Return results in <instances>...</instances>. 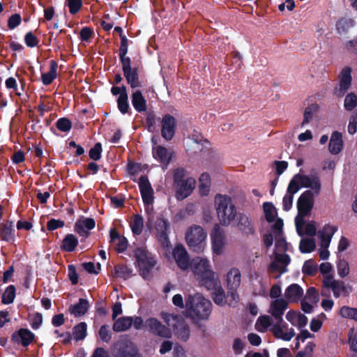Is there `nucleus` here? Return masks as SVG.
Wrapping results in <instances>:
<instances>
[{
    "label": "nucleus",
    "instance_id": "63",
    "mask_svg": "<svg viewBox=\"0 0 357 357\" xmlns=\"http://www.w3.org/2000/svg\"><path fill=\"white\" fill-rule=\"evenodd\" d=\"M275 247L278 251L286 252L287 250V243L282 236H276Z\"/></svg>",
    "mask_w": 357,
    "mask_h": 357
},
{
    "label": "nucleus",
    "instance_id": "21",
    "mask_svg": "<svg viewBox=\"0 0 357 357\" xmlns=\"http://www.w3.org/2000/svg\"><path fill=\"white\" fill-rule=\"evenodd\" d=\"M284 296L289 303H298L303 296V289L298 284H291L285 289Z\"/></svg>",
    "mask_w": 357,
    "mask_h": 357
},
{
    "label": "nucleus",
    "instance_id": "50",
    "mask_svg": "<svg viewBox=\"0 0 357 357\" xmlns=\"http://www.w3.org/2000/svg\"><path fill=\"white\" fill-rule=\"evenodd\" d=\"M102 151V147L100 142H97L95 145L89 150V156L90 159L97 161L101 158Z\"/></svg>",
    "mask_w": 357,
    "mask_h": 357
},
{
    "label": "nucleus",
    "instance_id": "41",
    "mask_svg": "<svg viewBox=\"0 0 357 357\" xmlns=\"http://www.w3.org/2000/svg\"><path fill=\"white\" fill-rule=\"evenodd\" d=\"M16 295L15 287L9 285L2 295L1 302L3 304L8 305L13 303Z\"/></svg>",
    "mask_w": 357,
    "mask_h": 357
},
{
    "label": "nucleus",
    "instance_id": "25",
    "mask_svg": "<svg viewBox=\"0 0 357 357\" xmlns=\"http://www.w3.org/2000/svg\"><path fill=\"white\" fill-rule=\"evenodd\" d=\"M109 236L110 243H115L116 241H118V243H116V250L117 252L123 253L127 250L128 243L127 238L125 236H121L115 228L110 229Z\"/></svg>",
    "mask_w": 357,
    "mask_h": 357
},
{
    "label": "nucleus",
    "instance_id": "23",
    "mask_svg": "<svg viewBox=\"0 0 357 357\" xmlns=\"http://www.w3.org/2000/svg\"><path fill=\"white\" fill-rule=\"evenodd\" d=\"M337 227L330 225H325L322 230L319 231V236L321 239V245L324 248H328L331 241L337 231Z\"/></svg>",
    "mask_w": 357,
    "mask_h": 357
},
{
    "label": "nucleus",
    "instance_id": "46",
    "mask_svg": "<svg viewBox=\"0 0 357 357\" xmlns=\"http://www.w3.org/2000/svg\"><path fill=\"white\" fill-rule=\"evenodd\" d=\"M344 107L347 111H352L357 107V95L353 92L348 93L344 98Z\"/></svg>",
    "mask_w": 357,
    "mask_h": 357
},
{
    "label": "nucleus",
    "instance_id": "43",
    "mask_svg": "<svg viewBox=\"0 0 357 357\" xmlns=\"http://www.w3.org/2000/svg\"><path fill=\"white\" fill-rule=\"evenodd\" d=\"M340 314L342 317L349 319L357 321V308L349 306H342L340 310Z\"/></svg>",
    "mask_w": 357,
    "mask_h": 357
},
{
    "label": "nucleus",
    "instance_id": "45",
    "mask_svg": "<svg viewBox=\"0 0 357 357\" xmlns=\"http://www.w3.org/2000/svg\"><path fill=\"white\" fill-rule=\"evenodd\" d=\"M315 241L312 238L302 239L300 242L299 249L302 253H310L315 248Z\"/></svg>",
    "mask_w": 357,
    "mask_h": 357
},
{
    "label": "nucleus",
    "instance_id": "20",
    "mask_svg": "<svg viewBox=\"0 0 357 357\" xmlns=\"http://www.w3.org/2000/svg\"><path fill=\"white\" fill-rule=\"evenodd\" d=\"M0 239L9 243L15 241V229L13 221L7 220L0 225Z\"/></svg>",
    "mask_w": 357,
    "mask_h": 357
},
{
    "label": "nucleus",
    "instance_id": "55",
    "mask_svg": "<svg viewBox=\"0 0 357 357\" xmlns=\"http://www.w3.org/2000/svg\"><path fill=\"white\" fill-rule=\"evenodd\" d=\"M117 107L123 114L128 113L130 109L128 97H119L117 99Z\"/></svg>",
    "mask_w": 357,
    "mask_h": 357
},
{
    "label": "nucleus",
    "instance_id": "14",
    "mask_svg": "<svg viewBox=\"0 0 357 357\" xmlns=\"http://www.w3.org/2000/svg\"><path fill=\"white\" fill-rule=\"evenodd\" d=\"M161 136L167 141L172 140L176 133V121L171 114L163 116L161 121Z\"/></svg>",
    "mask_w": 357,
    "mask_h": 357
},
{
    "label": "nucleus",
    "instance_id": "35",
    "mask_svg": "<svg viewBox=\"0 0 357 357\" xmlns=\"http://www.w3.org/2000/svg\"><path fill=\"white\" fill-rule=\"evenodd\" d=\"M132 325V317H123L116 320L113 324L112 328L116 332L126 331Z\"/></svg>",
    "mask_w": 357,
    "mask_h": 357
},
{
    "label": "nucleus",
    "instance_id": "29",
    "mask_svg": "<svg viewBox=\"0 0 357 357\" xmlns=\"http://www.w3.org/2000/svg\"><path fill=\"white\" fill-rule=\"evenodd\" d=\"M286 326V324H284L283 326H281V324H279L278 321H276V324L272 328V332L274 336L276 338L282 339L284 341H289L295 335V333L293 328H291L288 332L284 333L282 328H285Z\"/></svg>",
    "mask_w": 357,
    "mask_h": 357
},
{
    "label": "nucleus",
    "instance_id": "53",
    "mask_svg": "<svg viewBox=\"0 0 357 357\" xmlns=\"http://www.w3.org/2000/svg\"><path fill=\"white\" fill-rule=\"evenodd\" d=\"M211 238L212 241V247L214 252H215L216 254H220L224 245V237L214 236Z\"/></svg>",
    "mask_w": 357,
    "mask_h": 357
},
{
    "label": "nucleus",
    "instance_id": "26",
    "mask_svg": "<svg viewBox=\"0 0 357 357\" xmlns=\"http://www.w3.org/2000/svg\"><path fill=\"white\" fill-rule=\"evenodd\" d=\"M131 102L134 109L139 113L147 109L146 100L140 90H136L131 95Z\"/></svg>",
    "mask_w": 357,
    "mask_h": 357
},
{
    "label": "nucleus",
    "instance_id": "57",
    "mask_svg": "<svg viewBox=\"0 0 357 357\" xmlns=\"http://www.w3.org/2000/svg\"><path fill=\"white\" fill-rule=\"evenodd\" d=\"M24 43L27 47L32 48L38 45L39 40L31 31H29L24 36Z\"/></svg>",
    "mask_w": 357,
    "mask_h": 357
},
{
    "label": "nucleus",
    "instance_id": "44",
    "mask_svg": "<svg viewBox=\"0 0 357 357\" xmlns=\"http://www.w3.org/2000/svg\"><path fill=\"white\" fill-rule=\"evenodd\" d=\"M319 109V106L317 104H311L308 107H307L305 109L303 114V120L301 123V126H304L305 124L308 123L313 117L314 113L316 112Z\"/></svg>",
    "mask_w": 357,
    "mask_h": 357
},
{
    "label": "nucleus",
    "instance_id": "51",
    "mask_svg": "<svg viewBox=\"0 0 357 357\" xmlns=\"http://www.w3.org/2000/svg\"><path fill=\"white\" fill-rule=\"evenodd\" d=\"M301 186L299 179L296 178L295 174L289 183L287 192L294 195L300 190Z\"/></svg>",
    "mask_w": 357,
    "mask_h": 357
},
{
    "label": "nucleus",
    "instance_id": "42",
    "mask_svg": "<svg viewBox=\"0 0 357 357\" xmlns=\"http://www.w3.org/2000/svg\"><path fill=\"white\" fill-rule=\"evenodd\" d=\"M144 220L142 216L139 214L135 215L130 225L132 234L134 235H140L142 232Z\"/></svg>",
    "mask_w": 357,
    "mask_h": 357
},
{
    "label": "nucleus",
    "instance_id": "40",
    "mask_svg": "<svg viewBox=\"0 0 357 357\" xmlns=\"http://www.w3.org/2000/svg\"><path fill=\"white\" fill-rule=\"evenodd\" d=\"M115 274L118 278L127 280L132 275V269L125 264H117L114 266Z\"/></svg>",
    "mask_w": 357,
    "mask_h": 357
},
{
    "label": "nucleus",
    "instance_id": "56",
    "mask_svg": "<svg viewBox=\"0 0 357 357\" xmlns=\"http://www.w3.org/2000/svg\"><path fill=\"white\" fill-rule=\"evenodd\" d=\"M98 334L100 336V340L102 342L108 343L112 338V333L109 330V326L107 325H102L100 326Z\"/></svg>",
    "mask_w": 357,
    "mask_h": 357
},
{
    "label": "nucleus",
    "instance_id": "36",
    "mask_svg": "<svg viewBox=\"0 0 357 357\" xmlns=\"http://www.w3.org/2000/svg\"><path fill=\"white\" fill-rule=\"evenodd\" d=\"M354 24L355 21L353 19L342 17L336 22V30L338 33L342 34L347 32L349 29L354 26Z\"/></svg>",
    "mask_w": 357,
    "mask_h": 357
},
{
    "label": "nucleus",
    "instance_id": "24",
    "mask_svg": "<svg viewBox=\"0 0 357 357\" xmlns=\"http://www.w3.org/2000/svg\"><path fill=\"white\" fill-rule=\"evenodd\" d=\"M343 146L344 143L342 133L338 131L333 132L328 144L330 153L333 155H337L342 151Z\"/></svg>",
    "mask_w": 357,
    "mask_h": 357
},
{
    "label": "nucleus",
    "instance_id": "39",
    "mask_svg": "<svg viewBox=\"0 0 357 357\" xmlns=\"http://www.w3.org/2000/svg\"><path fill=\"white\" fill-rule=\"evenodd\" d=\"M318 271L317 264L313 259H308L304 262L302 268V272L304 275L308 276H314Z\"/></svg>",
    "mask_w": 357,
    "mask_h": 357
},
{
    "label": "nucleus",
    "instance_id": "58",
    "mask_svg": "<svg viewBox=\"0 0 357 357\" xmlns=\"http://www.w3.org/2000/svg\"><path fill=\"white\" fill-rule=\"evenodd\" d=\"M65 225V222L61 220H56L52 218L47 222V229L50 231H52L59 228H62Z\"/></svg>",
    "mask_w": 357,
    "mask_h": 357
},
{
    "label": "nucleus",
    "instance_id": "11",
    "mask_svg": "<svg viewBox=\"0 0 357 357\" xmlns=\"http://www.w3.org/2000/svg\"><path fill=\"white\" fill-rule=\"evenodd\" d=\"M351 68L344 67L339 74V84L334 89V93L337 97H343L351 88L352 82Z\"/></svg>",
    "mask_w": 357,
    "mask_h": 357
},
{
    "label": "nucleus",
    "instance_id": "60",
    "mask_svg": "<svg viewBox=\"0 0 357 357\" xmlns=\"http://www.w3.org/2000/svg\"><path fill=\"white\" fill-rule=\"evenodd\" d=\"M68 278L72 284H77L78 283L79 275L77 273L76 267L73 264L68 266Z\"/></svg>",
    "mask_w": 357,
    "mask_h": 357
},
{
    "label": "nucleus",
    "instance_id": "4",
    "mask_svg": "<svg viewBox=\"0 0 357 357\" xmlns=\"http://www.w3.org/2000/svg\"><path fill=\"white\" fill-rule=\"evenodd\" d=\"M174 186L177 199L182 200L191 195L195 188L196 181L187 177V172L183 167H178L173 174Z\"/></svg>",
    "mask_w": 357,
    "mask_h": 357
},
{
    "label": "nucleus",
    "instance_id": "37",
    "mask_svg": "<svg viewBox=\"0 0 357 357\" xmlns=\"http://www.w3.org/2000/svg\"><path fill=\"white\" fill-rule=\"evenodd\" d=\"M87 325L80 322L73 328V335L76 341L82 340L86 336Z\"/></svg>",
    "mask_w": 357,
    "mask_h": 357
},
{
    "label": "nucleus",
    "instance_id": "8",
    "mask_svg": "<svg viewBox=\"0 0 357 357\" xmlns=\"http://www.w3.org/2000/svg\"><path fill=\"white\" fill-rule=\"evenodd\" d=\"M112 354L114 357H141L137 347L127 337L113 344Z\"/></svg>",
    "mask_w": 357,
    "mask_h": 357
},
{
    "label": "nucleus",
    "instance_id": "61",
    "mask_svg": "<svg viewBox=\"0 0 357 357\" xmlns=\"http://www.w3.org/2000/svg\"><path fill=\"white\" fill-rule=\"evenodd\" d=\"M138 185L139 191L153 189L146 175H142L140 176L139 178Z\"/></svg>",
    "mask_w": 357,
    "mask_h": 357
},
{
    "label": "nucleus",
    "instance_id": "16",
    "mask_svg": "<svg viewBox=\"0 0 357 357\" xmlns=\"http://www.w3.org/2000/svg\"><path fill=\"white\" fill-rule=\"evenodd\" d=\"M145 326L151 333L155 335L165 338L172 336L171 330L155 318L148 319L146 321Z\"/></svg>",
    "mask_w": 357,
    "mask_h": 357
},
{
    "label": "nucleus",
    "instance_id": "18",
    "mask_svg": "<svg viewBox=\"0 0 357 357\" xmlns=\"http://www.w3.org/2000/svg\"><path fill=\"white\" fill-rule=\"evenodd\" d=\"M173 255L177 266L181 270L186 271L190 268V262L189 255L183 245H176L174 250Z\"/></svg>",
    "mask_w": 357,
    "mask_h": 357
},
{
    "label": "nucleus",
    "instance_id": "64",
    "mask_svg": "<svg viewBox=\"0 0 357 357\" xmlns=\"http://www.w3.org/2000/svg\"><path fill=\"white\" fill-rule=\"evenodd\" d=\"M293 199L294 195L287 192L282 199V208L284 211H289L291 208Z\"/></svg>",
    "mask_w": 357,
    "mask_h": 357
},
{
    "label": "nucleus",
    "instance_id": "49",
    "mask_svg": "<svg viewBox=\"0 0 357 357\" xmlns=\"http://www.w3.org/2000/svg\"><path fill=\"white\" fill-rule=\"evenodd\" d=\"M56 127L59 130L67 132L72 128V122L66 117L60 118L56 122Z\"/></svg>",
    "mask_w": 357,
    "mask_h": 357
},
{
    "label": "nucleus",
    "instance_id": "28",
    "mask_svg": "<svg viewBox=\"0 0 357 357\" xmlns=\"http://www.w3.org/2000/svg\"><path fill=\"white\" fill-rule=\"evenodd\" d=\"M79 243L77 238L73 234L65 236L60 245L61 250L72 252L75 250Z\"/></svg>",
    "mask_w": 357,
    "mask_h": 357
},
{
    "label": "nucleus",
    "instance_id": "19",
    "mask_svg": "<svg viewBox=\"0 0 357 357\" xmlns=\"http://www.w3.org/2000/svg\"><path fill=\"white\" fill-rule=\"evenodd\" d=\"M288 307V302L284 298H277L271 305V313L279 324L283 321L282 316Z\"/></svg>",
    "mask_w": 357,
    "mask_h": 357
},
{
    "label": "nucleus",
    "instance_id": "52",
    "mask_svg": "<svg viewBox=\"0 0 357 357\" xmlns=\"http://www.w3.org/2000/svg\"><path fill=\"white\" fill-rule=\"evenodd\" d=\"M82 0H67L66 5L69 8V12L72 15L77 13L82 7Z\"/></svg>",
    "mask_w": 357,
    "mask_h": 357
},
{
    "label": "nucleus",
    "instance_id": "17",
    "mask_svg": "<svg viewBox=\"0 0 357 357\" xmlns=\"http://www.w3.org/2000/svg\"><path fill=\"white\" fill-rule=\"evenodd\" d=\"M35 334L27 328H20L11 335V341L15 344H21L24 347H28L35 340Z\"/></svg>",
    "mask_w": 357,
    "mask_h": 357
},
{
    "label": "nucleus",
    "instance_id": "5",
    "mask_svg": "<svg viewBox=\"0 0 357 357\" xmlns=\"http://www.w3.org/2000/svg\"><path fill=\"white\" fill-rule=\"evenodd\" d=\"M241 282V274L238 268H232L227 275V303L228 305L235 307L239 301L237 289Z\"/></svg>",
    "mask_w": 357,
    "mask_h": 357
},
{
    "label": "nucleus",
    "instance_id": "27",
    "mask_svg": "<svg viewBox=\"0 0 357 357\" xmlns=\"http://www.w3.org/2000/svg\"><path fill=\"white\" fill-rule=\"evenodd\" d=\"M152 155L155 160L166 165L170 162L172 159V157L168 155L167 149L162 146H153L152 148Z\"/></svg>",
    "mask_w": 357,
    "mask_h": 357
},
{
    "label": "nucleus",
    "instance_id": "7",
    "mask_svg": "<svg viewBox=\"0 0 357 357\" xmlns=\"http://www.w3.org/2000/svg\"><path fill=\"white\" fill-rule=\"evenodd\" d=\"M135 257L140 275L144 278H148L156 264L155 260L144 247L135 249Z\"/></svg>",
    "mask_w": 357,
    "mask_h": 357
},
{
    "label": "nucleus",
    "instance_id": "30",
    "mask_svg": "<svg viewBox=\"0 0 357 357\" xmlns=\"http://www.w3.org/2000/svg\"><path fill=\"white\" fill-rule=\"evenodd\" d=\"M89 308V303L85 298H79L77 303L71 305L69 307L70 314L75 317H79L85 314Z\"/></svg>",
    "mask_w": 357,
    "mask_h": 357
},
{
    "label": "nucleus",
    "instance_id": "59",
    "mask_svg": "<svg viewBox=\"0 0 357 357\" xmlns=\"http://www.w3.org/2000/svg\"><path fill=\"white\" fill-rule=\"evenodd\" d=\"M141 196L144 205H150L153 202V190H146L140 191Z\"/></svg>",
    "mask_w": 357,
    "mask_h": 357
},
{
    "label": "nucleus",
    "instance_id": "6",
    "mask_svg": "<svg viewBox=\"0 0 357 357\" xmlns=\"http://www.w3.org/2000/svg\"><path fill=\"white\" fill-rule=\"evenodd\" d=\"M206 233L199 225H192L188 228L185 234V241L188 247L196 252H200L204 249Z\"/></svg>",
    "mask_w": 357,
    "mask_h": 357
},
{
    "label": "nucleus",
    "instance_id": "10",
    "mask_svg": "<svg viewBox=\"0 0 357 357\" xmlns=\"http://www.w3.org/2000/svg\"><path fill=\"white\" fill-rule=\"evenodd\" d=\"M315 194L310 190L303 192L298 199L297 208L299 216H307L314 207Z\"/></svg>",
    "mask_w": 357,
    "mask_h": 357
},
{
    "label": "nucleus",
    "instance_id": "2",
    "mask_svg": "<svg viewBox=\"0 0 357 357\" xmlns=\"http://www.w3.org/2000/svg\"><path fill=\"white\" fill-rule=\"evenodd\" d=\"M190 267L201 286L206 289L214 288L218 283V278H215V273L211 268L208 259L202 257L193 258Z\"/></svg>",
    "mask_w": 357,
    "mask_h": 357
},
{
    "label": "nucleus",
    "instance_id": "54",
    "mask_svg": "<svg viewBox=\"0 0 357 357\" xmlns=\"http://www.w3.org/2000/svg\"><path fill=\"white\" fill-rule=\"evenodd\" d=\"M338 275L344 278L347 275H348L349 273V266L348 262L344 259H341L339 261L337 265Z\"/></svg>",
    "mask_w": 357,
    "mask_h": 357
},
{
    "label": "nucleus",
    "instance_id": "12",
    "mask_svg": "<svg viewBox=\"0 0 357 357\" xmlns=\"http://www.w3.org/2000/svg\"><path fill=\"white\" fill-rule=\"evenodd\" d=\"M290 261L291 258L289 255L275 253V259L268 265V271L269 273L279 272V274L275 276V279H278L282 274L287 271L286 266Z\"/></svg>",
    "mask_w": 357,
    "mask_h": 357
},
{
    "label": "nucleus",
    "instance_id": "48",
    "mask_svg": "<svg viewBox=\"0 0 357 357\" xmlns=\"http://www.w3.org/2000/svg\"><path fill=\"white\" fill-rule=\"evenodd\" d=\"M348 338L350 349L354 352L352 357H357V331L351 328L349 331Z\"/></svg>",
    "mask_w": 357,
    "mask_h": 357
},
{
    "label": "nucleus",
    "instance_id": "47",
    "mask_svg": "<svg viewBox=\"0 0 357 357\" xmlns=\"http://www.w3.org/2000/svg\"><path fill=\"white\" fill-rule=\"evenodd\" d=\"M160 120V119L156 116L154 112H148L146 114V126L148 131L153 132L155 128L156 121Z\"/></svg>",
    "mask_w": 357,
    "mask_h": 357
},
{
    "label": "nucleus",
    "instance_id": "15",
    "mask_svg": "<svg viewBox=\"0 0 357 357\" xmlns=\"http://www.w3.org/2000/svg\"><path fill=\"white\" fill-rule=\"evenodd\" d=\"M169 227L170 225L168 220L163 218H157L155 224V229L157 233L156 236L158 241L164 248L167 247L169 243L168 236Z\"/></svg>",
    "mask_w": 357,
    "mask_h": 357
},
{
    "label": "nucleus",
    "instance_id": "13",
    "mask_svg": "<svg viewBox=\"0 0 357 357\" xmlns=\"http://www.w3.org/2000/svg\"><path fill=\"white\" fill-rule=\"evenodd\" d=\"M96 226V222L92 218L81 217L75 222L74 231L81 237V242H84L90 235V230Z\"/></svg>",
    "mask_w": 357,
    "mask_h": 357
},
{
    "label": "nucleus",
    "instance_id": "1",
    "mask_svg": "<svg viewBox=\"0 0 357 357\" xmlns=\"http://www.w3.org/2000/svg\"><path fill=\"white\" fill-rule=\"evenodd\" d=\"M185 308L193 321H206L211 313L212 303L201 294H189L185 298Z\"/></svg>",
    "mask_w": 357,
    "mask_h": 357
},
{
    "label": "nucleus",
    "instance_id": "34",
    "mask_svg": "<svg viewBox=\"0 0 357 357\" xmlns=\"http://www.w3.org/2000/svg\"><path fill=\"white\" fill-rule=\"evenodd\" d=\"M174 333L182 341H187L190 335L189 326L185 321L178 322L174 328Z\"/></svg>",
    "mask_w": 357,
    "mask_h": 357
},
{
    "label": "nucleus",
    "instance_id": "9",
    "mask_svg": "<svg viewBox=\"0 0 357 357\" xmlns=\"http://www.w3.org/2000/svg\"><path fill=\"white\" fill-rule=\"evenodd\" d=\"M298 178L301 187L311 188L315 195H319L321 190V182L319 176L315 169L310 171V176L304 175L300 172L296 174Z\"/></svg>",
    "mask_w": 357,
    "mask_h": 357
},
{
    "label": "nucleus",
    "instance_id": "22",
    "mask_svg": "<svg viewBox=\"0 0 357 357\" xmlns=\"http://www.w3.org/2000/svg\"><path fill=\"white\" fill-rule=\"evenodd\" d=\"M123 73L128 84L130 85L131 89H134L142 86L137 68H129L123 70Z\"/></svg>",
    "mask_w": 357,
    "mask_h": 357
},
{
    "label": "nucleus",
    "instance_id": "62",
    "mask_svg": "<svg viewBox=\"0 0 357 357\" xmlns=\"http://www.w3.org/2000/svg\"><path fill=\"white\" fill-rule=\"evenodd\" d=\"M22 18L20 14L15 13L12 15L8 20V27L13 29L20 24Z\"/></svg>",
    "mask_w": 357,
    "mask_h": 357
},
{
    "label": "nucleus",
    "instance_id": "38",
    "mask_svg": "<svg viewBox=\"0 0 357 357\" xmlns=\"http://www.w3.org/2000/svg\"><path fill=\"white\" fill-rule=\"evenodd\" d=\"M263 208L266 221L269 223L274 222L278 215L277 210L274 205L271 202H264Z\"/></svg>",
    "mask_w": 357,
    "mask_h": 357
},
{
    "label": "nucleus",
    "instance_id": "3",
    "mask_svg": "<svg viewBox=\"0 0 357 357\" xmlns=\"http://www.w3.org/2000/svg\"><path fill=\"white\" fill-rule=\"evenodd\" d=\"M218 219L222 225H229L237 216V211L231 198L227 195L218 194L215 197Z\"/></svg>",
    "mask_w": 357,
    "mask_h": 357
},
{
    "label": "nucleus",
    "instance_id": "32",
    "mask_svg": "<svg viewBox=\"0 0 357 357\" xmlns=\"http://www.w3.org/2000/svg\"><path fill=\"white\" fill-rule=\"evenodd\" d=\"M210 290H213L212 298L214 303L218 305H223L224 304H227V294H225V292L222 287L220 286V281L218 280V283L215 287Z\"/></svg>",
    "mask_w": 357,
    "mask_h": 357
},
{
    "label": "nucleus",
    "instance_id": "31",
    "mask_svg": "<svg viewBox=\"0 0 357 357\" xmlns=\"http://www.w3.org/2000/svg\"><path fill=\"white\" fill-rule=\"evenodd\" d=\"M50 70L46 73L41 75L42 82L44 85L47 86L52 83V82L57 77V67L58 63L55 60H51L50 61Z\"/></svg>",
    "mask_w": 357,
    "mask_h": 357
},
{
    "label": "nucleus",
    "instance_id": "33",
    "mask_svg": "<svg viewBox=\"0 0 357 357\" xmlns=\"http://www.w3.org/2000/svg\"><path fill=\"white\" fill-rule=\"evenodd\" d=\"M238 226L239 229L247 235L255 234V229L250 219L243 213L239 214Z\"/></svg>",
    "mask_w": 357,
    "mask_h": 357
}]
</instances>
